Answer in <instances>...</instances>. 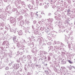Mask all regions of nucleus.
Segmentation results:
<instances>
[{"instance_id":"6","label":"nucleus","mask_w":75,"mask_h":75,"mask_svg":"<svg viewBox=\"0 0 75 75\" xmlns=\"http://www.w3.org/2000/svg\"><path fill=\"white\" fill-rule=\"evenodd\" d=\"M34 33L35 35H37V36H36V37H37V38H39L40 37V35H41V33H39V30H38V28L36 29L34 31Z\"/></svg>"},{"instance_id":"40","label":"nucleus","mask_w":75,"mask_h":75,"mask_svg":"<svg viewBox=\"0 0 75 75\" xmlns=\"http://www.w3.org/2000/svg\"><path fill=\"white\" fill-rule=\"evenodd\" d=\"M9 30L10 32H13V29L9 27Z\"/></svg>"},{"instance_id":"60","label":"nucleus","mask_w":75,"mask_h":75,"mask_svg":"<svg viewBox=\"0 0 75 75\" xmlns=\"http://www.w3.org/2000/svg\"><path fill=\"white\" fill-rule=\"evenodd\" d=\"M21 0H19L18 1H17V3H18V4H19L21 3Z\"/></svg>"},{"instance_id":"62","label":"nucleus","mask_w":75,"mask_h":75,"mask_svg":"<svg viewBox=\"0 0 75 75\" xmlns=\"http://www.w3.org/2000/svg\"><path fill=\"white\" fill-rule=\"evenodd\" d=\"M46 46V44L43 42V43L42 44L41 46L42 47H45Z\"/></svg>"},{"instance_id":"47","label":"nucleus","mask_w":75,"mask_h":75,"mask_svg":"<svg viewBox=\"0 0 75 75\" xmlns=\"http://www.w3.org/2000/svg\"><path fill=\"white\" fill-rule=\"evenodd\" d=\"M50 49L49 50V51H50V50H53V47L52 46H50Z\"/></svg>"},{"instance_id":"29","label":"nucleus","mask_w":75,"mask_h":75,"mask_svg":"<svg viewBox=\"0 0 75 75\" xmlns=\"http://www.w3.org/2000/svg\"><path fill=\"white\" fill-rule=\"evenodd\" d=\"M54 18L56 20H60V18L58 16H54Z\"/></svg>"},{"instance_id":"24","label":"nucleus","mask_w":75,"mask_h":75,"mask_svg":"<svg viewBox=\"0 0 75 75\" xmlns=\"http://www.w3.org/2000/svg\"><path fill=\"white\" fill-rule=\"evenodd\" d=\"M16 6L18 9H21V6H20L18 4H16Z\"/></svg>"},{"instance_id":"17","label":"nucleus","mask_w":75,"mask_h":75,"mask_svg":"<svg viewBox=\"0 0 75 75\" xmlns=\"http://www.w3.org/2000/svg\"><path fill=\"white\" fill-rule=\"evenodd\" d=\"M71 18H74L75 17V14H74V13H71V15L70 16Z\"/></svg>"},{"instance_id":"12","label":"nucleus","mask_w":75,"mask_h":75,"mask_svg":"<svg viewBox=\"0 0 75 75\" xmlns=\"http://www.w3.org/2000/svg\"><path fill=\"white\" fill-rule=\"evenodd\" d=\"M49 3L51 4H53L55 3V1H57V0H48Z\"/></svg>"},{"instance_id":"28","label":"nucleus","mask_w":75,"mask_h":75,"mask_svg":"<svg viewBox=\"0 0 75 75\" xmlns=\"http://www.w3.org/2000/svg\"><path fill=\"white\" fill-rule=\"evenodd\" d=\"M48 21L49 22H51V23H52V21H54V19L52 18H49L47 19Z\"/></svg>"},{"instance_id":"38","label":"nucleus","mask_w":75,"mask_h":75,"mask_svg":"<svg viewBox=\"0 0 75 75\" xmlns=\"http://www.w3.org/2000/svg\"><path fill=\"white\" fill-rule=\"evenodd\" d=\"M36 6H38L39 5V1L38 0H36Z\"/></svg>"},{"instance_id":"27","label":"nucleus","mask_w":75,"mask_h":75,"mask_svg":"<svg viewBox=\"0 0 75 75\" xmlns=\"http://www.w3.org/2000/svg\"><path fill=\"white\" fill-rule=\"evenodd\" d=\"M3 28H4L3 27H1V28L0 29V31H1V34H3V32H4V29H3Z\"/></svg>"},{"instance_id":"52","label":"nucleus","mask_w":75,"mask_h":75,"mask_svg":"<svg viewBox=\"0 0 75 75\" xmlns=\"http://www.w3.org/2000/svg\"><path fill=\"white\" fill-rule=\"evenodd\" d=\"M31 4H33V5H35V3H34V1L33 0L31 1Z\"/></svg>"},{"instance_id":"23","label":"nucleus","mask_w":75,"mask_h":75,"mask_svg":"<svg viewBox=\"0 0 75 75\" xmlns=\"http://www.w3.org/2000/svg\"><path fill=\"white\" fill-rule=\"evenodd\" d=\"M35 66L37 68H41V65L40 64H35Z\"/></svg>"},{"instance_id":"19","label":"nucleus","mask_w":75,"mask_h":75,"mask_svg":"<svg viewBox=\"0 0 75 75\" xmlns=\"http://www.w3.org/2000/svg\"><path fill=\"white\" fill-rule=\"evenodd\" d=\"M33 57V56L31 55H28L27 56V58L28 59H31Z\"/></svg>"},{"instance_id":"44","label":"nucleus","mask_w":75,"mask_h":75,"mask_svg":"<svg viewBox=\"0 0 75 75\" xmlns=\"http://www.w3.org/2000/svg\"><path fill=\"white\" fill-rule=\"evenodd\" d=\"M47 58V60L49 61H50V60H51V57L50 56H48Z\"/></svg>"},{"instance_id":"15","label":"nucleus","mask_w":75,"mask_h":75,"mask_svg":"<svg viewBox=\"0 0 75 75\" xmlns=\"http://www.w3.org/2000/svg\"><path fill=\"white\" fill-rule=\"evenodd\" d=\"M64 23V24L66 26V27H67L68 25H70V23H69V21H66Z\"/></svg>"},{"instance_id":"36","label":"nucleus","mask_w":75,"mask_h":75,"mask_svg":"<svg viewBox=\"0 0 75 75\" xmlns=\"http://www.w3.org/2000/svg\"><path fill=\"white\" fill-rule=\"evenodd\" d=\"M61 62H62V64H63V65H64V64H66L67 63L66 62H67L66 61H64V60H62Z\"/></svg>"},{"instance_id":"22","label":"nucleus","mask_w":75,"mask_h":75,"mask_svg":"<svg viewBox=\"0 0 75 75\" xmlns=\"http://www.w3.org/2000/svg\"><path fill=\"white\" fill-rule=\"evenodd\" d=\"M1 27H2L4 28V26H6V24L4 23V22L2 23L1 24V25H0V28H1Z\"/></svg>"},{"instance_id":"35","label":"nucleus","mask_w":75,"mask_h":75,"mask_svg":"<svg viewBox=\"0 0 75 75\" xmlns=\"http://www.w3.org/2000/svg\"><path fill=\"white\" fill-rule=\"evenodd\" d=\"M49 52V51L48 52H47L46 51H44L43 52V54L44 55H47V54H48Z\"/></svg>"},{"instance_id":"49","label":"nucleus","mask_w":75,"mask_h":75,"mask_svg":"<svg viewBox=\"0 0 75 75\" xmlns=\"http://www.w3.org/2000/svg\"><path fill=\"white\" fill-rule=\"evenodd\" d=\"M20 72H22L23 71V68L21 67L18 70Z\"/></svg>"},{"instance_id":"51","label":"nucleus","mask_w":75,"mask_h":75,"mask_svg":"<svg viewBox=\"0 0 75 75\" xmlns=\"http://www.w3.org/2000/svg\"><path fill=\"white\" fill-rule=\"evenodd\" d=\"M49 55L50 57H53L54 56V55L52 53H49Z\"/></svg>"},{"instance_id":"5","label":"nucleus","mask_w":75,"mask_h":75,"mask_svg":"<svg viewBox=\"0 0 75 75\" xmlns=\"http://www.w3.org/2000/svg\"><path fill=\"white\" fill-rule=\"evenodd\" d=\"M7 18V14L5 13H1L0 15V18L2 19V20H6V18Z\"/></svg>"},{"instance_id":"58","label":"nucleus","mask_w":75,"mask_h":75,"mask_svg":"<svg viewBox=\"0 0 75 75\" xmlns=\"http://www.w3.org/2000/svg\"><path fill=\"white\" fill-rule=\"evenodd\" d=\"M45 72L46 73V74H48L49 75V72H48V71H45Z\"/></svg>"},{"instance_id":"42","label":"nucleus","mask_w":75,"mask_h":75,"mask_svg":"<svg viewBox=\"0 0 75 75\" xmlns=\"http://www.w3.org/2000/svg\"><path fill=\"white\" fill-rule=\"evenodd\" d=\"M33 61L34 62H35V61H36V60H37V58L36 57H33Z\"/></svg>"},{"instance_id":"7","label":"nucleus","mask_w":75,"mask_h":75,"mask_svg":"<svg viewBox=\"0 0 75 75\" xmlns=\"http://www.w3.org/2000/svg\"><path fill=\"white\" fill-rule=\"evenodd\" d=\"M10 18L9 19V20L11 23L12 24H16V19L12 17H10Z\"/></svg>"},{"instance_id":"26","label":"nucleus","mask_w":75,"mask_h":75,"mask_svg":"<svg viewBox=\"0 0 75 75\" xmlns=\"http://www.w3.org/2000/svg\"><path fill=\"white\" fill-rule=\"evenodd\" d=\"M14 64V62L13 61H11V63H9V66H11V65H12V67H13V65Z\"/></svg>"},{"instance_id":"45","label":"nucleus","mask_w":75,"mask_h":75,"mask_svg":"<svg viewBox=\"0 0 75 75\" xmlns=\"http://www.w3.org/2000/svg\"><path fill=\"white\" fill-rule=\"evenodd\" d=\"M17 54L16 53V57L18 56V55H19L20 54V52L19 53V51H17Z\"/></svg>"},{"instance_id":"39","label":"nucleus","mask_w":75,"mask_h":75,"mask_svg":"<svg viewBox=\"0 0 75 75\" xmlns=\"http://www.w3.org/2000/svg\"><path fill=\"white\" fill-rule=\"evenodd\" d=\"M44 21H39L38 22V23H39L40 24H43L44 23Z\"/></svg>"},{"instance_id":"14","label":"nucleus","mask_w":75,"mask_h":75,"mask_svg":"<svg viewBox=\"0 0 75 75\" xmlns=\"http://www.w3.org/2000/svg\"><path fill=\"white\" fill-rule=\"evenodd\" d=\"M67 14L68 16H70L71 15V12L70 9H69L67 11Z\"/></svg>"},{"instance_id":"33","label":"nucleus","mask_w":75,"mask_h":75,"mask_svg":"<svg viewBox=\"0 0 75 75\" xmlns=\"http://www.w3.org/2000/svg\"><path fill=\"white\" fill-rule=\"evenodd\" d=\"M66 3H67L69 4H71V0H67Z\"/></svg>"},{"instance_id":"54","label":"nucleus","mask_w":75,"mask_h":75,"mask_svg":"<svg viewBox=\"0 0 75 75\" xmlns=\"http://www.w3.org/2000/svg\"><path fill=\"white\" fill-rule=\"evenodd\" d=\"M60 45H61V46H62V47H65V45L64 44L62 43L61 42L60 43Z\"/></svg>"},{"instance_id":"21","label":"nucleus","mask_w":75,"mask_h":75,"mask_svg":"<svg viewBox=\"0 0 75 75\" xmlns=\"http://www.w3.org/2000/svg\"><path fill=\"white\" fill-rule=\"evenodd\" d=\"M35 64H31V67L32 69L33 70H34L35 69Z\"/></svg>"},{"instance_id":"37","label":"nucleus","mask_w":75,"mask_h":75,"mask_svg":"<svg viewBox=\"0 0 75 75\" xmlns=\"http://www.w3.org/2000/svg\"><path fill=\"white\" fill-rule=\"evenodd\" d=\"M33 50H35V51L36 53H37V52H38V50H37V47H35V48H33Z\"/></svg>"},{"instance_id":"41","label":"nucleus","mask_w":75,"mask_h":75,"mask_svg":"<svg viewBox=\"0 0 75 75\" xmlns=\"http://www.w3.org/2000/svg\"><path fill=\"white\" fill-rule=\"evenodd\" d=\"M9 74H10V71H7L6 72L5 74V75H9Z\"/></svg>"},{"instance_id":"34","label":"nucleus","mask_w":75,"mask_h":75,"mask_svg":"<svg viewBox=\"0 0 75 75\" xmlns=\"http://www.w3.org/2000/svg\"><path fill=\"white\" fill-rule=\"evenodd\" d=\"M23 34V32H22V30H21L19 31L18 32V34L19 35H22Z\"/></svg>"},{"instance_id":"18","label":"nucleus","mask_w":75,"mask_h":75,"mask_svg":"<svg viewBox=\"0 0 75 75\" xmlns=\"http://www.w3.org/2000/svg\"><path fill=\"white\" fill-rule=\"evenodd\" d=\"M25 23L29 25L30 24V22L29 21V20H25Z\"/></svg>"},{"instance_id":"55","label":"nucleus","mask_w":75,"mask_h":75,"mask_svg":"<svg viewBox=\"0 0 75 75\" xmlns=\"http://www.w3.org/2000/svg\"><path fill=\"white\" fill-rule=\"evenodd\" d=\"M24 21H21V25H24Z\"/></svg>"},{"instance_id":"61","label":"nucleus","mask_w":75,"mask_h":75,"mask_svg":"<svg viewBox=\"0 0 75 75\" xmlns=\"http://www.w3.org/2000/svg\"><path fill=\"white\" fill-rule=\"evenodd\" d=\"M23 16H19V19L20 20H22L23 19Z\"/></svg>"},{"instance_id":"48","label":"nucleus","mask_w":75,"mask_h":75,"mask_svg":"<svg viewBox=\"0 0 75 75\" xmlns=\"http://www.w3.org/2000/svg\"><path fill=\"white\" fill-rule=\"evenodd\" d=\"M54 50H55V52L56 53H57L58 52V51H58V49L55 48V49H54Z\"/></svg>"},{"instance_id":"13","label":"nucleus","mask_w":75,"mask_h":75,"mask_svg":"<svg viewBox=\"0 0 75 75\" xmlns=\"http://www.w3.org/2000/svg\"><path fill=\"white\" fill-rule=\"evenodd\" d=\"M28 46H29L30 48H32L34 47V43L33 42L32 43L31 42H30L28 43Z\"/></svg>"},{"instance_id":"31","label":"nucleus","mask_w":75,"mask_h":75,"mask_svg":"<svg viewBox=\"0 0 75 75\" xmlns=\"http://www.w3.org/2000/svg\"><path fill=\"white\" fill-rule=\"evenodd\" d=\"M17 8H13L12 11L13 12H14L15 11H16V12H17Z\"/></svg>"},{"instance_id":"25","label":"nucleus","mask_w":75,"mask_h":75,"mask_svg":"<svg viewBox=\"0 0 75 75\" xmlns=\"http://www.w3.org/2000/svg\"><path fill=\"white\" fill-rule=\"evenodd\" d=\"M1 14L2 13V14H4L5 13H6V12H4V9L2 8V9H1Z\"/></svg>"},{"instance_id":"32","label":"nucleus","mask_w":75,"mask_h":75,"mask_svg":"<svg viewBox=\"0 0 75 75\" xmlns=\"http://www.w3.org/2000/svg\"><path fill=\"white\" fill-rule=\"evenodd\" d=\"M8 57H9V58H12V56H11V55H12V54L9 53H8Z\"/></svg>"},{"instance_id":"4","label":"nucleus","mask_w":75,"mask_h":75,"mask_svg":"<svg viewBox=\"0 0 75 75\" xmlns=\"http://www.w3.org/2000/svg\"><path fill=\"white\" fill-rule=\"evenodd\" d=\"M2 45L3 46H6V47H4V48H8V45H9V42L7 41H4L2 44Z\"/></svg>"},{"instance_id":"64","label":"nucleus","mask_w":75,"mask_h":75,"mask_svg":"<svg viewBox=\"0 0 75 75\" xmlns=\"http://www.w3.org/2000/svg\"><path fill=\"white\" fill-rule=\"evenodd\" d=\"M26 74L27 75H31V73L30 72H27Z\"/></svg>"},{"instance_id":"46","label":"nucleus","mask_w":75,"mask_h":75,"mask_svg":"<svg viewBox=\"0 0 75 75\" xmlns=\"http://www.w3.org/2000/svg\"><path fill=\"white\" fill-rule=\"evenodd\" d=\"M53 69H54V71H57V70H58V69H57L56 67H53Z\"/></svg>"},{"instance_id":"10","label":"nucleus","mask_w":75,"mask_h":75,"mask_svg":"<svg viewBox=\"0 0 75 75\" xmlns=\"http://www.w3.org/2000/svg\"><path fill=\"white\" fill-rule=\"evenodd\" d=\"M15 70V69L12 67L10 68L9 69V71L11 72H13V74H16V71Z\"/></svg>"},{"instance_id":"43","label":"nucleus","mask_w":75,"mask_h":75,"mask_svg":"<svg viewBox=\"0 0 75 75\" xmlns=\"http://www.w3.org/2000/svg\"><path fill=\"white\" fill-rule=\"evenodd\" d=\"M7 51V50H5V52H4L3 54H4V55H5V56H7V52H6Z\"/></svg>"},{"instance_id":"9","label":"nucleus","mask_w":75,"mask_h":75,"mask_svg":"<svg viewBox=\"0 0 75 75\" xmlns=\"http://www.w3.org/2000/svg\"><path fill=\"white\" fill-rule=\"evenodd\" d=\"M12 67H13L15 70H17V69L19 68L20 66H19V64H18L14 63V64L13 65Z\"/></svg>"},{"instance_id":"11","label":"nucleus","mask_w":75,"mask_h":75,"mask_svg":"<svg viewBox=\"0 0 75 75\" xmlns=\"http://www.w3.org/2000/svg\"><path fill=\"white\" fill-rule=\"evenodd\" d=\"M25 57V55H23L21 59V62L22 63H24L26 61V59H25L24 58Z\"/></svg>"},{"instance_id":"1","label":"nucleus","mask_w":75,"mask_h":75,"mask_svg":"<svg viewBox=\"0 0 75 75\" xmlns=\"http://www.w3.org/2000/svg\"><path fill=\"white\" fill-rule=\"evenodd\" d=\"M13 42L14 44H16V46L18 48L19 47H21L23 48L24 47V43L22 41H21L20 42H18L17 40V37L15 36L13 38Z\"/></svg>"},{"instance_id":"30","label":"nucleus","mask_w":75,"mask_h":75,"mask_svg":"<svg viewBox=\"0 0 75 75\" xmlns=\"http://www.w3.org/2000/svg\"><path fill=\"white\" fill-rule=\"evenodd\" d=\"M64 6L66 8H67V6H68V4L67 3H66V2H64Z\"/></svg>"},{"instance_id":"50","label":"nucleus","mask_w":75,"mask_h":75,"mask_svg":"<svg viewBox=\"0 0 75 75\" xmlns=\"http://www.w3.org/2000/svg\"><path fill=\"white\" fill-rule=\"evenodd\" d=\"M16 13H17V16H19V15H20L21 13H20L18 12V11H17V12H16Z\"/></svg>"},{"instance_id":"20","label":"nucleus","mask_w":75,"mask_h":75,"mask_svg":"<svg viewBox=\"0 0 75 75\" xmlns=\"http://www.w3.org/2000/svg\"><path fill=\"white\" fill-rule=\"evenodd\" d=\"M58 48L59 50H61V51H62V49H63V51H64L65 52H66V51L64 50V48H63V47H62V46H59Z\"/></svg>"},{"instance_id":"3","label":"nucleus","mask_w":75,"mask_h":75,"mask_svg":"<svg viewBox=\"0 0 75 75\" xmlns=\"http://www.w3.org/2000/svg\"><path fill=\"white\" fill-rule=\"evenodd\" d=\"M23 30H25V32L26 34H28V33H31V29H30V27H27V28H25L23 27Z\"/></svg>"},{"instance_id":"56","label":"nucleus","mask_w":75,"mask_h":75,"mask_svg":"<svg viewBox=\"0 0 75 75\" xmlns=\"http://www.w3.org/2000/svg\"><path fill=\"white\" fill-rule=\"evenodd\" d=\"M43 59H47V57L46 56L43 55Z\"/></svg>"},{"instance_id":"8","label":"nucleus","mask_w":75,"mask_h":75,"mask_svg":"<svg viewBox=\"0 0 75 75\" xmlns=\"http://www.w3.org/2000/svg\"><path fill=\"white\" fill-rule=\"evenodd\" d=\"M37 41L39 42V45L42 46V44H43L44 41L42 40V38H38L37 40Z\"/></svg>"},{"instance_id":"59","label":"nucleus","mask_w":75,"mask_h":75,"mask_svg":"<svg viewBox=\"0 0 75 75\" xmlns=\"http://www.w3.org/2000/svg\"><path fill=\"white\" fill-rule=\"evenodd\" d=\"M48 5H46L44 6V8L45 9H47V8H48Z\"/></svg>"},{"instance_id":"16","label":"nucleus","mask_w":75,"mask_h":75,"mask_svg":"<svg viewBox=\"0 0 75 75\" xmlns=\"http://www.w3.org/2000/svg\"><path fill=\"white\" fill-rule=\"evenodd\" d=\"M23 47H21V48H23V49H20L19 50V51H20V52H21V53H22L23 51H24V49L25 47V46H24V45H23Z\"/></svg>"},{"instance_id":"57","label":"nucleus","mask_w":75,"mask_h":75,"mask_svg":"<svg viewBox=\"0 0 75 75\" xmlns=\"http://www.w3.org/2000/svg\"><path fill=\"white\" fill-rule=\"evenodd\" d=\"M16 62L18 63L20 62V58L18 60H16Z\"/></svg>"},{"instance_id":"2","label":"nucleus","mask_w":75,"mask_h":75,"mask_svg":"<svg viewBox=\"0 0 75 75\" xmlns=\"http://www.w3.org/2000/svg\"><path fill=\"white\" fill-rule=\"evenodd\" d=\"M46 25L47 27L45 29V31L46 33H48V34H50V30H52L54 29L53 26L51 25V24H50L49 23H47Z\"/></svg>"},{"instance_id":"53","label":"nucleus","mask_w":75,"mask_h":75,"mask_svg":"<svg viewBox=\"0 0 75 75\" xmlns=\"http://www.w3.org/2000/svg\"><path fill=\"white\" fill-rule=\"evenodd\" d=\"M44 29H45V28H42V27H41L40 28V30H41V31H43V30H44Z\"/></svg>"},{"instance_id":"63","label":"nucleus","mask_w":75,"mask_h":75,"mask_svg":"<svg viewBox=\"0 0 75 75\" xmlns=\"http://www.w3.org/2000/svg\"><path fill=\"white\" fill-rule=\"evenodd\" d=\"M43 41H44V42H45L47 43H47L48 42V41L45 40V39H43Z\"/></svg>"}]
</instances>
